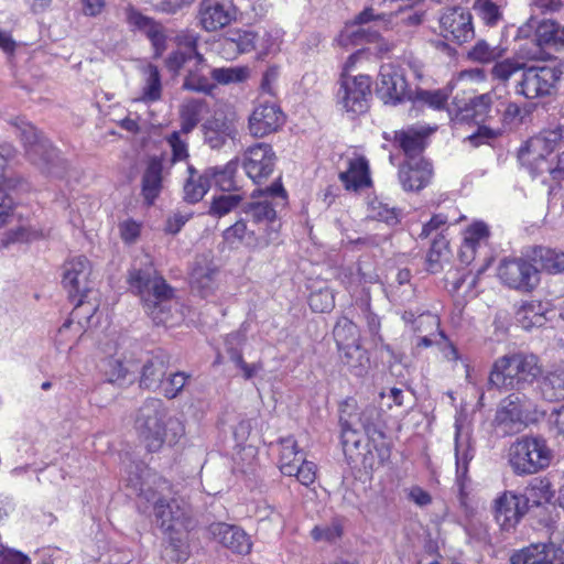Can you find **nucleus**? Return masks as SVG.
<instances>
[{
  "instance_id": "nucleus-1",
  "label": "nucleus",
  "mask_w": 564,
  "mask_h": 564,
  "mask_svg": "<svg viewBox=\"0 0 564 564\" xmlns=\"http://www.w3.org/2000/svg\"><path fill=\"white\" fill-rule=\"evenodd\" d=\"M128 486L152 507L155 524L167 535L170 546L176 552L177 561L188 557V532L194 530L196 521L191 507L171 497L167 480L152 476L147 481L130 477Z\"/></svg>"
},
{
  "instance_id": "nucleus-2",
  "label": "nucleus",
  "mask_w": 564,
  "mask_h": 564,
  "mask_svg": "<svg viewBox=\"0 0 564 564\" xmlns=\"http://www.w3.org/2000/svg\"><path fill=\"white\" fill-rule=\"evenodd\" d=\"M145 258V268L130 272V288L140 296L147 314L155 324L172 326L182 318L180 304L172 288L153 268L151 259Z\"/></svg>"
},
{
  "instance_id": "nucleus-3",
  "label": "nucleus",
  "mask_w": 564,
  "mask_h": 564,
  "mask_svg": "<svg viewBox=\"0 0 564 564\" xmlns=\"http://www.w3.org/2000/svg\"><path fill=\"white\" fill-rule=\"evenodd\" d=\"M521 164L533 176L558 181L564 177V126L545 129L519 150Z\"/></svg>"
},
{
  "instance_id": "nucleus-4",
  "label": "nucleus",
  "mask_w": 564,
  "mask_h": 564,
  "mask_svg": "<svg viewBox=\"0 0 564 564\" xmlns=\"http://www.w3.org/2000/svg\"><path fill=\"white\" fill-rule=\"evenodd\" d=\"M135 430L149 452H159L164 445L174 446L185 435V425L172 415L159 399H149L139 409Z\"/></svg>"
},
{
  "instance_id": "nucleus-5",
  "label": "nucleus",
  "mask_w": 564,
  "mask_h": 564,
  "mask_svg": "<svg viewBox=\"0 0 564 564\" xmlns=\"http://www.w3.org/2000/svg\"><path fill=\"white\" fill-rule=\"evenodd\" d=\"M176 50L165 59V67L174 75L184 73L183 88L186 90L209 94L214 89L206 69L207 61L197 51L198 39L191 32H182L175 37Z\"/></svg>"
},
{
  "instance_id": "nucleus-6",
  "label": "nucleus",
  "mask_w": 564,
  "mask_h": 564,
  "mask_svg": "<svg viewBox=\"0 0 564 564\" xmlns=\"http://www.w3.org/2000/svg\"><path fill=\"white\" fill-rule=\"evenodd\" d=\"M541 372V365L535 355L507 354L494 361L489 371L488 383L501 391H520L530 387Z\"/></svg>"
},
{
  "instance_id": "nucleus-7",
  "label": "nucleus",
  "mask_w": 564,
  "mask_h": 564,
  "mask_svg": "<svg viewBox=\"0 0 564 564\" xmlns=\"http://www.w3.org/2000/svg\"><path fill=\"white\" fill-rule=\"evenodd\" d=\"M553 459V451L543 437L523 436L514 441L508 452V462L518 476L533 475L546 469Z\"/></svg>"
},
{
  "instance_id": "nucleus-8",
  "label": "nucleus",
  "mask_w": 564,
  "mask_h": 564,
  "mask_svg": "<svg viewBox=\"0 0 564 564\" xmlns=\"http://www.w3.org/2000/svg\"><path fill=\"white\" fill-rule=\"evenodd\" d=\"M17 150L9 143L0 144V229L21 220L13 194L23 185V180L12 170Z\"/></svg>"
},
{
  "instance_id": "nucleus-9",
  "label": "nucleus",
  "mask_w": 564,
  "mask_h": 564,
  "mask_svg": "<svg viewBox=\"0 0 564 564\" xmlns=\"http://www.w3.org/2000/svg\"><path fill=\"white\" fill-rule=\"evenodd\" d=\"M14 126L29 160L43 172L59 175L55 171L56 164L59 162L56 149L30 122L18 120Z\"/></svg>"
},
{
  "instance_id": "nucleus-10",
  "label": "nucleus",
  "mask_w": 564,
  "mask_h": 564,
  "mask_svg": "<svg viewBox=\"0 0 564 564\" xmlns=\"http://www.w3.org/2000/svg\"><path fill=\"white\" fill-rule=\"evenodd\" d=\"M371 78L368 75H340L337 102L348 113L360 115L367 111L371 96Z\"/></svg>"
},
{
  "instance_id": "nucleus-11",
  "label": "nucleus",
  "mask_w": 564,
  "mask_h": 564,
  "mask_svg": "<svg viewBox=\"0 0 564 564\" xmlns=\"http://www.w3.org/2000/svg\"><path fill=\"white\" fill-rule=\"evenodd\" d=\"M280 445L279 468L281 473L289 477H296L306 487L314 484L317 473L316 465L305 459L293 436L282 438Z\"/></svg>"
},
{
  "instance_id": "nucleus-12",
  "label": "nucleus",
  "mask_w": 564,
  "mask_h": 564,
  "mask_svg": "<svg viewBox=\"0 0 564 564\" xmlns=\"http://www.w3.org/2000/svg\"><path fill=\"white\" fill-rule=\"evenodd\" d=\"M497 275L506 286L523 292L532 291L540 283L538 267L523 258L502 259Z\"/></svg>"
},
{
  "instance_id": "nucleus-13",
  "label": "nucleus",
  "mask_w": 564,
  "mask_h": 564,
  "mask_svg": "<svg viewBox=\"0 0 564 564\" xmlns=\"http://www.w3.org/2000/svg\"><path fill=\"white\" fill-rule=\"evenodd\" d=\"M562 75L561 66L524 68L517 86V93L528 99L549 96L555 89Z\"/></svg>"
},
{
  "instance_id": "nucleus-14",
  "label": "nucleus",
  "mask_w": 564,
  "mask_h": 564,
  "mask_svg": "<svg viewBox=\"0 0 564 564\" xmlns=\"http://www.w3.org/2000/svg\"><path fill=\"white\" fill-rule=\"evenodd\" d=\"M237 18L234 0H200L197 20L206 32H217L228 26Z\"/></svg>"
},
{
  "instance_id": "nucleus-15",
  "label": "nucleus",
  "mask_w": 564,
  "mask_h": 564,
  "mask_svg": "<svg viewBox=\"0 0 564 564\" xmlns=\"http://www.w3.org/2000/svg\"><path fill=\"white\" fill-rule=\"evenodd\" d=\"M91 264L83 256L74 257L63 265L62 284L67 291L69 297L75 300L77 296H88L93 289Z\"/></svg>"
},
{
  "instance_id": "nucleus-16",
  "label": "nucleus",
  "mask_w": 564,
  "mask_h": 564,
  "mask_svg": "<svg viewBox=\"0 0 564 564\" xmlns=\"http://www.w3.org/2000/svg\"><path fill=\"white\" fill-rule=\"evenodd\" d=\"M442 36L453 43L463 44L474 37L473 18L464 8L446 10L440 19Z\"/></svg>"
},
{
  "instance_id": "nucleus-17",
  "label": "nucleus",
  "mask_w": 564,
  "mask_h": 564,
  "mask_svg": "<svg viewBox=\"0 0 564 564\" xmlns=\"http://www.w3.org/2000/svg\"><path fill=\"white\" fill-rule=\"evenodd\" d=\"M274 165L275 153L267 143H257L243 153L242 167L254 183L267 180L272 174Z\"/></svg>"
},
{
  "instance_id": "nucleus-18",
  "label": "nucleus",
  "mask_w": 564,
  "mask_h": 564,
  "mask_svg": "<svg viewBox=\"0 0 564 564\" xmlns=\"http://www.w3.org/2000/svg\"><path fill=\"white\" fill-rule=\"evenodd\" d=\"M527 512V499L522 494L507 490L494 501L495 519L503 530L513 529Z\"/></svg>"
},
{
  "instance_id": "nucleus-19",
  "label": "nucleus",
  "mask_w": 564,
  "mask_h": 564,
  "mask_svg": "<svg viewBox=\"0 0 564 564\" xmlns=\"http://www.w3.org/2000/svg\"><path fill=\"white\" fill-rule=\"evenodd\" d=\"M339 180L347 191L357 192L371 184L368 160L351 152L341 156L339 166Z\"/></svg>"
},
{
  "instance_id": "nucleus-20",
  "label": "nucleus",
  "mask_w": 564,
  "mask_h": 564,
  "mask_svg": "<svg viewBox=\"0 0 564 564\" xmlns=\"http://www.w3.org/2000/svg\"><path fill=\"white\" fill-rule=\"evenodd\" d=\"M378 95L384 104H397L409 98L404 70L393 64H383L380 68Z\"/></svg>"
},
{
  "instance_id": "nucleus-21",
  "label": "nucleus",
  "mask_w": 564,
  "mask_h": 564,
  "mask_svg": "<svg viewBox=\"0 0 564 564\" xmlns=\"http://www.w3.org/2000/svg\"><path fill=\"white\" fill-rule=\"evenodd\" d=\"M284 123V115L273 102L258 105L248 120V130L254 138H263L276 132Z\"/></svg>"
},
{
  "instance_id": "nucleus-22",
  "label": "nucleus",
  "mask_w": 564,
  "mask_h": 564,
  "mask_svg": "<svg viewBox=\"0 0 564 564\" xmlns=\"http://www.w3.org/2000/svg\"><path fill=\"white\" fill-rule=\"evenodd\" d=\"M340 416L351 420L355 426H361L370 442H377V437L383 438V432L379 429L381 413L377 406L366 405L360 409L346 402L340 410Z\"/></svg>"
},
{
  "instance_id": "nucleus-23",
  "label": "nucleus",
  "mask_w": 564,
  "mask_h": 564,
  "mask_svg": "<svg viewBox=\"0 0 564 564\" xmlns=\"http://www.w3.org/2000/svg\"><path fill=\"white\" fill-rule=\"evenodd\" d=\"M204 142L214 150L221 149L229 140L237 137L238 130L234 119L223 113H215L202 126Z\"/></svg>"
},
{
  "instance_id": "nucleus-24",
  "label": "nucleus",
  "mask_w": 564,
  "mask_h": 564,
  "mask_svg": "<svg viewBox=\"0 0 564 564\" xmlns=\"http://www.w3.org/2000/svg\"><path fill=\"white\" fill-rule=\"evenodd\" d=\"M490 237L489 226L477 220L471 223L463 231V242L459 250L460 261L471 264L476 261L478 253L486 249Z\"/></svg>"
},
{
  "instance_id": "nucleus-25",
  "label": "nucleus",
  "mask_w": 564,
  "mask_h": 564,
  "mask_svg": "<svg viewBox=\"0 0 564 564\" xmlns=\"http://www.w3.org/2000/svg\"><path fill=\"white\" fill-rule=\"evenodd\" d=\"M209 532L216 541L235 553L248 554L251 551L250 538L236 525L214 523L209 527Z\"/></svg>"
},
{
  "instance_id": "nucleus-26",
  "label": "nucleus",
  "mask_w": 564,
  "mask_h": 564,
  "mask_svg": "<svg viewBox=\"0 0 564 564\" xmlns=\"http://www.w3.org/2000/svg\"><path fill=\"white\" fill-rule=\"evenodd\" d=\"M525 415L519 397L509 395L501 402L495 421L505 434H513L521 431Z\"/></svg>"
},
{
  "instance_id": "nucleus-27",
  "label": "nucleus",
  "mask_w": 564,
  "mask_h": 564,
  "mask_svg": "<svg viewBox=\"0 0 564 564\" xmlns=\"http://www.w3.org/2000/svg\"><path fill=\"white\" fill-rule=\"evenodd\" d=\"M432 175V166L425 160L406 161L399 172L400 182L408 191L422 189L430 183Z\"/></svg>"
},
{
  "instance_id": "nucleus-28",
  "label": "nucleus",
  "mask_w": 564,
  "mask_h": 564,
  "mask_svg": "<svg viewBox=\"0 0 564 564\" xmlns=\"http://www.w3.org/2000/svg\"><path fill=\"white\" fill-rule=\"evenodd\" d=\"M88 294V296H77L74 300L77 302L69 319H73V323L77 325L76 333L84 332L98 324V321H95V318L99 308V294L97 291L89 292Z\"/></svg>"
},
{
  "instance_id": "nucleus-29",
  "label": "nucleus",
  "mask_w": 564,
  "mask_h": 564,
  "mask_svg": "<svg viewBox=\"0 0 564 564\" xmlns=\"http://www.w3.org/2000/svg\"><path fill=\"white\" fill-rule=\"evenodd\" d=\"M511 564H557V549L552 543L531 544L511 556Z\"/></svg>"
},
{
  "instance_id": "nucleus-30",
  "label": "nucleus",
  "mask_w": 564,
  "mask_h": 564,
  "mask_svg": "<svg viewBox=\"0 0 564 564\" xmlns=\"http://www.w3.org/2000/svg\"><path fill=\"white\" fill-rule=\"evenodd\" d=\"M432 132L429 128H409L395 133V140L404 151L408 161L423 160L420 154L425 147V138Z\"/></svg>"
},
{
  "instance_id": "nucleus-31",
  "label": "nucleus",
  "mask_w": 564,
  "mask_h": 564,
  "mask_svg": "<svg viewBox=\"0 0 564 564\" xmlns=\"http://www.w3.org/2000/svg\"><path fill=\"white\" fill-rule=\"evenodd\" d=\"M455 462L456 477L458 481H463L468 473V466L474 457L470 445V437L467 431H463L458 422L455 424Z\"/></svg>"
},
{
  "instance_id": "nucleus-32",
  "label": "nucleus",
  "mask_w": 564,
  "mask_h": 564,
  "mask_svg": "<svg viewBox=\"0 0 564 564\" xmlns=\"http://www.w3.org/2000/svg\"><path fill=\"white\" fill-rule=\"evenodd\" d=\"M210 180L207 170L199 173L193 165H187V177L183 186L184 199L195 204L200 202L210 188Z\"/></svg>"
},
{
  "instance_id": "nucleus-33",
  "label": "nucleus",
  "mask_w": 564,
  "mask_h": 564,
  "mask_svg": "<svg viewBox=\"0 0 564 564\" xmlns=\"http://www.w3.org/2000/svg\"><path fill=\"white\" fill-rule=\"evenodd\" d=\"M162 159L152 158L142 177V195L149 205L154 203L162 189Z\"/></svg>"
},
{
  "instance_id": "nucleus-34",
  "label": "nucleus",
  "mask_w": 564,
  "mask_h": 564,
  "mask_svg": "<svg viewBox=\"0 0 564 564\" xmlns=\"http://www.w3.org/2000/svg\"><path fill=\"white\" fill-rule=\"evenodd\" d=\"M340 426H341V445L344 453L350 459H355L357 457H362L365 449L367 446L364 445V435L360 431H358L357 426L352 425L351 420H346V416L339 417Z\"/></svg>"
},
{
  "instance_id": "nucleus-35",
  "label": "nucleus",
  "mask_w": 564,
  "mask_h": 564,
  "mask_svg": "<svg viewBox=\"0 0 564 564\" xmlns=\"http://www.w3.org/2000/svg\"><path fill=\"white\" fill-rule=\"evenodd\" d=\"M540 390L547 401L564 399V365L553 366L545 371L540 382Z\"/></svg>"
},
{
  "instance_id": "nucleus-36",
  "label": "nucleus",
  "mask_w": 564,
  "mask_h": 564,
  "mask_svg": "<svg viewBox=\"0 0 564 564\" xmlns=\"http://www.w3.org/2000/svg\"><path fill=\"white\" fill-rule=\"evenodd\" d=\"M376 20V15L372 9H365L360 12L355 22L345 29V31L340 34L339 41L340 43H345L347 40H351L355 43H359L361 37H367L368 42L375 41L378 36L377 32H372L370 28H364L365 24Z\"/></svg>"
},
{
  "instance_id": "nucleus-37",
  "label": "nucleus",
  "mask_w": 564,
  "mask_h": 564,
  "mask_svg": "<svg viewBox=\"0 0 564 564\" xmlns=\"http://www.w3.org/2000/svg\"><path fill=\"white\" fill-rule=\"evenodd\" d=\"M143 75V85L141 96L138 100L143 102H155L162 97V82L158 66L154 64H147L141 68Z\"/></svg>"
},
{
  "instance_id": "nucleus-38",
  "label": "nucleus",
  "mask_w": 564,
  "mask_h": 564,
  "mask_svg": "<svg viewBox=\"0 0 564 564\" xmlns=\"http://www.w3.org/2000/svg\"><path fill=\"white\" fill-rule=\"evenodd\" d=\"M546 307L540 301L524 302L518 308L516 318L523 329L540 327L546 322Z\"/></svg>"
},
{
  "instance_id": "nucleus-39",
  "label": "nucleus",
  "mask_w": 564,
  "mask_h": 564,
  "mask_svg": "<svg viewBox=\"0 0 564 564\" xmlns=\"http://www.w3.org/2000/svg\"><path fill=\"white\" fill-rule=\"evenodd\" d=\"M217 269L208 262H197L192 270L191 282L194 288L200 291L203 296H207L214 290Z\"/></svg>"
},
{
  "instance_id": "nucleus-40",
  "label": "nucleus",
  "mask_w": 564,
  "mask_h": 564,
  "mask_svg": "<svg viewBox=\"0 0 564 564\" xmlns=\"http://www.w3.org/2000/svg\"><path fill=\"white\" fill-rule=\"evenodd\" d=\"M205 102L200 99H186L180 106L181 131L188 135L200 120Z\"/></svg>"
},
{
  "instance_id": "nucleus-41",
  "label": "nucleus",
  "mask_w": 564,
  "mask_h": 564,
  "mask_svg": "<svg viewBox=\"0 0 564 564\" xmlns=\"http://www.w3.org/2000/svg\"><path fill=\"white\" fill-rule=\"evenodd\" d=\"M451 95V89H435L425 90L419 89L413 96H409V99L415 107H429L434 110H442L446 107L447 100Z\"/></svg>"
},
{
  "instance_id": "nucleus-42",
  "label": "nucleus",
  "mask_w": 564,
  "mask_h": 564,
  "mask_svg": "<svg viewBox=\"0 0 564 564\" xmlns=\"http://www.w3.org/2000/svg\"><path fill=\"white\" fill-rule=\"evenodd\" d=\"M534 261L539 265V271L541 270L549 274L564 272V252L549 248H539L534 251Z\"/></svg>"
},
{
  "instance_id": "nucleus-43",
  "label": "nucleus",
  "mask_w": 564,
  "mask_h": 564,
  "mask_svg": "<svg viewBox=\"0 0 564 564\" xmlns=\"http://www.w3.org/2000/svg\"><path fill=\"white\" fill-rule=\"evenodd\" d=\"M333 335L338 349L360 343V333L357 325L347 317H340L337 321Z\"/></svg>"
},
{
  "instance_id": "nucleus-44",
  "label": "nucleus",
  "mask_w": 564,
  "mask_h": 564,
  "mask_svg": "<svg viewBox=\"0 0 564 564\" xmlns=\"http://www.w3.org/2000/svg\"><path fill=\"white\" fill-rule=\"evenodd\" d=\"M13 226L14 228L8 230L1 239L3 247H8L13 243L31 242L43 236L42 231L28 225L22 217L21 220L15 223Z\"/></svg>"
},
{
  "instance_id": "nucleus-45",
  "label": "nucleus",
  "mask_w": 564,
  "mask_h": 564,
  "mask_svg": "<svg viewBox=\"0 0 564 564\" xmlns=\"http://www.w3.org/2000/svg\"><path fill=\"white\" fill-rule=\"evenodd\" d=\"M338 350L343 362L348 366L356 376H361L368 367L369 358L360 343L354 346L339 348Z\"/></svg>"
},
{
  "instance_id": "nucleus-46",
  "label": "nucleus",
  "mask_w": 564,
  "mask_h": 564,
  "mask_svg": "<svg viewBox=\"0 0 564 564\" xmlns=\"http://www.w3.org/2000/svg\"><path fill=\"white\" fill-rule=\"evenodd\" d=\"M527 499V508L547 503L554 496L551 482L545 478L534 479L522 494Z\"/></svg>"
},
{
  "instance_id": "nucleus-47",
  "label": "nucleus",
  "mask_w": 564,
  "mask_h": 564,
  "mask_svg": "<svg viewBox=\"0 0 564 564\" xmlns=\"http://www.w3.org/2000/svg\"><path fill=\"white\" fill-rule=\"evenodd\" d=\"M495 97V94L487 93L470 98L463 110V118H473L476 121L485 120L491 112Z\"/></svg>"
},
{
  "instance_id": "nucleus-48",
  "label": "nucleus",
  "mask_w": 564,
  "mask_h": 564,
  "mask_svg": "<svg viewBox=\"0 0 564 564\" xmlns=\"http://www.w3.org/2000/svg\"><path fill=\"white\" fill-rule=\"evenodd\" d=\"M206 170L210 182L214 181L215 185L221 191H231L235 188V175L238 170V160H231L223 167L213 166Z\"/></svg>"
},
{
  "instance_id": "nucleus-49",
  "label": "nucleus",
  "mask_w": 564,
  "mask_h": 564,
  "mask_svg": "<svg viewBox=\"0 0 564 564\" xmlns=\"http://www.w3.org/2000/svg\"><path fill=\"white\" fill-rule=\"evenodd\" d=\"M166 372V365L161 357H153L142 367L141 384L153 389L162 384Z\"/></svg>"
},
{
  "instance_id": "nucleus-50",
  "label": "nucleus",
  "mask_w": 564,
  "mask_h": 564,
  "mask_svg": "<svg viewBox=\"0 0 564 564\" xmlns=\"http://www.w3.org/2000/svg\"><path fill=\"white\" fill-rule=\"evenodd\" d=\"M506 54V48L501 45H490L485 40H479L476 44L469 50L468 58L481 63L487 64L491 63Z\"/></svg>"
},
{
  "instance_id": "nucleus-51",
  "label": "nucleus",
  "mask_w": 564,
  "mask_h": 564,
  "mask_svg": "<svg viewBox=\"0 0 564 564\" xmlns=\"http://www.w3.org/2000/svg\"><path fill=\"white\" fill-rule=\"evenodd\" d=\"M384 438V436L383 438L377 437V442H370L368 440L367 446H371L373 448V451L376 452V457L372 451L368 449L362 456V464L366 467L375 468L376 466L384 465L390 459L391 448Z\"/></svg>"
},
{
  "instance_id": "nucleus-52",
  "label": "nucleus",
  "mask_w": 564,
  "mask_h": 564,
  "mask_svg": "<svg viewBox=\"0 0 564 564\" xmlns=\"http://www.w3.org/2000/svg\"><path fill=\"white\" fill-rule=\"evenodd\" d=\"M416 324V329L419 332H422L423 328L426 329V327H429L431 329V332L426 335H419L416 336V341H415V346L417 348H427L430 346H432V344L434 343V335L435 333H437L438 335L442 336V333L438 330L440 328V322H438V318L437 316L433 315V314H422L419 316V318L416 319L415 322Z\"/></svg>"
},
{
  "instance_id": "nucleus-53",
  "label": "nucleus",
  "mask_w": 564,
  "mask_h": 564,
  "mask_svg": "<svg viewBox=\"0 0 564 564\" xmlns=\"http://www.w3.org/2000/svg\"><path fill=\"white\" fill-rule=\"evenodd\" d=\"M171 149V163L186 162L189 158L188 140L181 130L173 131L165 137Z\"/></svg>"
},
{
  "instance_id": "nucleus-54",
  "label": "nucleus",
  "mask_w": 564,
  "mask_h": 564,
  "mask_svg": "<svg viewBox=\"0 0 564 564\" xmlns=\"http://www.w3.org/2000/svg\"><path fill=\"white\" fill-rule=\"evenodd\" d=\"M249 75L250 70L246 66L218 67L210 70L212 78L221 85L242 83Z\"/></svg>"
},
{
  "instance_id": "nucleus-55",
  "label": "nucleus",
  "mask_w": 564,
  "mask_h": 564,
  "mask_svg": "<svg viewBox=\"0 0 564 564\" xmlns=\"http://www.w3.org/2000/svg\"><path fill=\"white\" fill-rule=\"evenodd\" d=\"M368 217L383 221L390 226L398 224L399 214L394 207L378 198H373L368 203Z\"/></svg>"
},
{
  "instance_id": "nucleus-56",
  "label": "nucleus",
  "mask_w": 564,
  "mask_h": 564,
  "mask_svg": "<svg viewBox=\"0 0 564 564\" xmlns=\"http://www.w3.org/2000/svg\"><path fill=\"white\" fill-rule=\"evenodd\" d=\"M240 202V195H220L213 199L208 214L220 218L238 207Z\"/></svg>"
},
{
  "instance_id": "nucleus-57",
  "label": "nucleus",
  "mask_w": 564,
  "mask_h": 564,
  "mask_svg": "<svg viewBox=\"0 0 564 564\" xmlns=\"http://www.w3.org/2000/svg\"><path fill=\"white\" fill-rule=\"evenodd\" d=\"M308 303L314 312L324 313L335 305V296L330 289L324 288L311 293Z\"/></svg>"
},
{
  "instance_id": "nucleus-58",
  "label": "nucleus",
  "mask_w": 564,
  "mask_h": 564,
  "mask_svg": "<svg viewBox=\"0 0 564 564\" xmlns=\"http://www.w3.org/2000/svg\"><path fill=\"white\" fill-rule=\"evenodd\" d=\"M247 214L256 223H265V224H271L272 226L275 223V217H276L275 209L267 200L251 204L249 206V209L247 210ZM272 229L275 231V229L273 227H272Z\"/></svg>"
},
{
  "instance_id": "nucleus-59",
  "label": "nucleus",
  "mask_w": 564,
  "mask_h": 564,
  "mask_svg": "<svg viewBox=\"0 0 564 564\" xmlns=\"http://www.w3.org/2000/svg\"><path fill=\"white\" fill-rule=\"evenodd\" d=\"M474 9L488 25H495L501 19L499 7L491 0H476Z\"/></svg>"
},
{
  "instance_id": "nucleus-60",
  "label": "nucleus",
  "mask_w": 564,
  "mask_h": 564,
  "mask_svg": "<svg viewBox=\"0 0 564 564\" xmlns=\"http://www.w3.org/2000/svg\"><path fill=\"white\" fill-rule=\"evenodd\" d=\"M520 69H524V64L512 58H506L494 65L491 69V75L495 79L507 82L513 74H516Z\"/></svg>"
},
{
  "instance_id": "nucleus-61",
  "label": "nucleus",
  "mask_w": 564,
  "mask_h": 564,
  "mask_svg": "<svg viewBox=\"0 0 564 564\" xmlns=\"http://www.w3.org/2000/svg\"><path fill=\"white\" fill-rule=\"evenodd\" d=\"M448 258L447 242L444 239L434 240L427 253L429 268L435 272L441 267V262Z\"/></svg>"
},
{
  "instance_id": "nucleus-62",
  "label": "nucleus",
  "mask_w": 564,
  "mask_h": 564,
  "mask_svg": "<svg viewBox=\"0 0 564 564\" xmlns=\"http://www.w3.org/2000/svg\"><path fill=\"white\" fill-rule=\"evenodd\" d=\"M188 376L185 372L172 373L165 381L162 382L163 394L169 399H174L183 390Z\"/></svg>"
},
{
  "instance_id": "nucleus-63",
  "label": "nucleus",
  "mask_w": 564,
  "mask_h": 564,
  "mask_svg": "<svg viewBox=\"0 0 564 564\" xmlns=\"http://www.w3.org/2000/svg\"><path fill=\"white\" fill-rule=\"evenodd\" d=\"M124 14L129 25L143 32L144 34L149 31V29L154 28V24L156 23L131 6L126 8Z\"/></svg>"
},
{
  "instance_id": "nucleus-64",
  "label": "nucleus",
  "mask_w": 564,
  "mask_h": 564,
  "mask_svg": "<svg viewBox=\"0 0 564 564\" xmlns=\"http://www.w3.org/2000/svg\"><path fill=\"white\" fill-rule=\"evenodd\" d=\"M254 51L258 53L260 57L268 55L278 46V35H273L271 32L264 30L262 32H254Z\"/></svg>"
}]
</instances>
